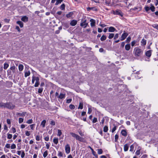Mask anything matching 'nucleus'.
<instances>
[{
	"label": "nucleus",
	"instance_id": "nucleus-21",
	"mask_svg": "<svg viewBox=\"0 0 158 158\" xmlns=\"http://www.w3.org/2000/svg\"><path fill=\"white\" fill-rule=\"evenodd\" d=\"M30 72L29 71H27L25 72V77H27L29 76L30 74Z\"/></svg>",
	"mask_w": 158,
	"mask_h": 158
},
{
	"label": "nucleus",
	"instance_id": "nucleus-16",
	"mask_svg": "<svg viewBox=\"0 0 158 158\" xmlns=\"http://www.w3.org/2000/svg\"><path fill=\"white\" fill-rule=\"evenodd\" d=\"M129 147V145L127 144H125L124 146V151L126 152L127 151Z\"/></svg>",
	"mask_w": 158,
	"mask_h": 158
},
{
	"label": "nucleus",
	"instance_id": "nucleus-49",
	"mask_svg": "<svg viewBox=\"0 0 158 158\" xmlns=\"http://www.w3.org/2000/svg\"><path fill=\"white\" fill-rule=\"evenodd\" d=\"M65 8V5L64 4H62L60 7V8L61 10H64Z\"/></svg>",
	"mask_w": 158,
	"mask_h": 158
},
{
	"label": "nucleus",
	"instance_id": "nucleus-26",
	"mask_svg": "<svg viewBox=\"0 0 158 158\" xmlns=\"http://www.w3.org/2000/svg\"><path fill=\"white\" fill-rule=\"evenodd\" d=\"M114 33H109L108 38L109 39H111L114 37Z\"/></svg>",
	"mask_w": 158,
	"mask_h": 158
},
{
	"label": "nucleus",
	"instance_id": "nucleus-36",
	"mask_svg": "<svg viewBox=\"0 0 158 158\" xmlns=\"http://www.w3.org/2000/svg\"><path fill=\"white\" fill-rule=\"evenodd\" d=\"M152 27L158 30V24H154L152 25Z\"/></svg>",
	"mask_w": 158,
	"mask_h": 158
},
{
	"label": "nucleus",
	"instance_id": "nucleus-56",
	"mask_svg": "<svg viewBox=\"0 0 158 158\" xmlns=\"http://www.w3.org/2000/svg\"><path fill=\"white\" fill-rule=\"evenodd\" d=\"M43 90V89L42 88H39L38 90V92L39 93L41 94L42 93Z\"/></svg>",
	"mask_w": 158,
	"mask_h": 158
},
{
	"label": "nucleus",
	"instance_id": "nucleus-39",
	"mask_svg": "<svg viewBox=\"0 0 158 158\" xmlns=\"http://www.w3.org/2000/svg\"><path fill=\"white\" fill-rule=\"evenodd\" d=\"M134 145L133 144L131 145L130 147V151L133 152L134 150Z\"/></svg>",
	"mask_w": 158,
	"mask_h": 158
},
{
	"label": "nucleus",
	"instance_id": "nucleus-64",
	"mask_svg": "<svg viewBox=\"0 0 158 158\" xmlns=\"http://www.w3.org/2000/svg\"><path fill=\"white\" fill-rule=\"evenodd\" d=\"M40 137L39 135H36V139L37 141H39L40 140Z\"/></svg>",
	"mask_w": 158,
	"mask_h": 158
},
{
	"label": "nucleus",
	"instance_id": "nucleus-28",
	"mask_svg": "<svg viewBox=\"0 0 158 158\" xmlns=\"http://www.w3.org/2000/svg\"><path fill=\"white\" fill-rule=\"evenodd\" d=\"M9 64L6 63H5L4 64V69H6L8 67Z\"/></svg>",
	"mask_w": 158,
	"mask_h": 158
},
{
	"label": "nucleus",
	"instance_id": "nucleus-42",
	"mask_svg": "<svg viewBox=\"0 0 158 158\" xmlns=\"http://www.w3.org/2000/svg\"><path fill=\"white\" fill-rule=\"evenodd\" d=\"M7 138L8 139H11L12 137V135L9 133L7 134Z\"/></svg>",
	"mask_w": 158,
	"mask_h": 158
},
{
	"label": "nucleus",
	"instance_id": "nucleus-46",
	"mask_svg": "<svg viewBox=\"0 0 158 158\" xmlns=\"http://www.w3.org/2000/svg\"><path fill=\"white\" fill-rule=\"evenodd\" d=\"M37 77L33 76L32 79V83L33 84L34 82L35 81L36 78Z\"/></svg>",
	"mask_w": 158,
	"mask_h": 158
},
{
	"label": "nucleus",
	"instance_id": "nucleus-17",
	"mask_svg": "<svg viewBox=\"0 0 158 158\" xmlns=\"http://www.w3.org/2000/svg\"><path fill=\"white\" fill-rule=\"evenodd\" d=\"M121 133L122 135L124 136H126L127 135V132L125 130H122Z\"/></svg>",
	"mask_w": 158,
	"mask_h": 158
},
{
	"label": "nucleus",
	"instance_id": "nucleus-54",
	"mask_svg": "<svg viewBox=\"0 0 158 158\" xmlns=\"http://www.w3.org/2000/svg\"><path fill=\"white\" fill-rule=\"evenodd\" d=\"M97 122V119L96 118H94L93 119L92 122L94 123Z\"/></svg>",
	"mask_w": 158,
	"mask_h": 158
},
{
	"label": "nucleus",
	"instance_id": "nucleus-15",
	"mask_svg": "<svg viewBox=\"0 0 158 158\" xmlns=\"http://www.w3.org/2000/svg\"><path fill=\"white\" fill-rule=\"evenodd\" d=\"M21 20L24 22H27L28 21V18L26 16H24L22 18Z\"/></svg>",
	"mask_w": 158,
	"mask_h": 158
},
{
	"label": "nucleus",
	"instance_id": "nucleus-1",
	"mask_svg": "<svg viewBox=\"0 0 158 158\" xmlns=\"http://www.w3.org/2000/svg\"><path fill=\"white\" fill-rule=\"evenodd\" d=\"M133 53L136 57H139L142 54L143 51L138 47H135L133 50Z\"/></svg>",
	"mask_w": 158,
	"mask_h": 158
},
{
	"label": "nucleus",
	"instance_id": "nucleus-53",
	"mask_svg": "<svg viewBox=\"0 0 158 158\" xmlns=\"http://www.w3.org/2000/svg\"><path fill=\"white\" fill-rule=\"evenodd\" d=\"M69 107L71 109H74L75 108V106L74 105L71 104L69 105Z\"/></svg>",
	"mask_w": 158,
	"mask_h": 158
},
{
	"label": "nucleus",
	"instance_id": "nucleus-50",
	"mask_svg": "<svg viewBox=\"0 0 158 158\" xmlns=\"http://www.w3.org/2000/svg\"><path fill=\"white\" fill-rule=\"evenodd\" d=\"M23 118H19V123H21L23 122Z\"/></svg>",
	"mask_w": 158,
	"mask_h": 158
},
{
	"label": "nucleus",
	"instance_id": "nucleus-12",
	"mask_svg": "<svg viewBox=\"0 0 158 158\" xmlns=\"http://www.w3.org/2000/svg\"><path fill=\"white\" fill-rule=\"evenodd\" d=\"M65 98V94H63L62 93H60L58 96V98H59L60 99H62L64 98Z\"/></svg>",
	"mask_w": 158,
	"mask_h": 158
},
{
	"label": "nucleus",
	"instance_id": "nucleus-47",
	"mask_svg": "<svg viewBox=\"0 0 158 158\" xmlns=\"http://www.w3.org/2000/svg\"><path fill=\"white\" fill-rule=\"evenodd\" d=\"M25 135L27 136H29L30 135V132L27 131H25Z\"/></svg>",
	"mask_w": 158,
	"mask_h": 158
},
{
	"label": "nucleus",
	"instance_id": "nucleus-32",
	"mask_svg": "<svg viewBox=\"0 0 158 158\" xmlns=\"http://www.w3.org/2000/svg\"><path fill=\"white\" fill-rule=\"evenodd\" d=\"M26 112H23L22 113H18V114L19 116H24L25 115Z\"/></svg>",
	"mask_w": 158,
	"mask_h": 158
},
{
	"label": "nucleus",
	"instance_id": "nucleus-25",
	"mask_svg": "<svg viewBox=\"0 0 158 158\" xmlns=\"http://www.w3.org/2000/svg\"><path fill=\"white\" fill-rule=\"evenodd\" d=\"M83 103L82 102H80L78 109H82L83 108Z\"/></svg>",
	"mask_w": 158,
	"mask_h": 158
},
{
	"label": "nucleus",
	"instance_id": "nucleus-14",
	"mask_svg": "<svg viewBox=\"0 0 158 158\" xmlns=\"http://www.w3.org/2000/svg\"><path fill=\"white\" fill-rule=\"evenodd\" d=\"M141 43L142 46H145L146 44V40L143 39L141 41Z\"/></svg>",
	"mask_w": 158,
	"mask_h": 158
},
{
	"label": "nucleus",
	"instance_id": "nucleus-4",
	"mask_svg": "<svg viewBox=\"0 0 158 158\" xmlns=\"http://www.w3.org/2000/svg\"><path fill=\"white\" fill-rule=\"evenodd\" d=\"M5 107L9 109H13L15 107V105L11 103H6Z\"/></svg>",
	"mask_w": 158,
	"mask_h": 158
},
{
	"label": "nucleus",
	"instance_id": "nucleus-62",
	"mask_svg": "<svg viewBox=\"0 0 158 158\" xmlns=\"http://www.w3.org/2000/svg\"><path fill=\"white\" fill-rule=\"evenodd\" d=\"M50 124L52 125H55V122L54 121L52 120L51 121Z\"/></svg>",
	"mask_w": 158,
	"mask_h": 158
},
{
	"label": "nucleus",
	"instance_id": "nucleus-29",
	"mask_svg": "<svg viewBox=\"0 0 158 158\" xmlns=\"http://www.w3.org/2000/svg\"><path fill=\"white\" fill-rule=\"evenodd\" d=\"M48 155V152L47 151H45L43 154V156L44 158H45Z\"/></svg>",
	"mask_w": 158,
	"mask_h": 158
},
{
	"label": "nucleus",
	"instance_id": "nucleus-37",
	"mask_svg": "<svg viewBox=\"0 0 158 158\" xmlns=\"http://www.w3.org/2000/svg\"><path fill=\"white\" fill-rule=\"evenodd\" d=\"M119 36V34L118 33H116L115 34V35L114 36V40L117 39Z\"/></svg>",
	"mask_w": 158,
	"mask_h": 158
},
{
	"label": "nucleus",
	"instance_id": "nucleus-51",
	"mask_svg": "<svg viewBox=\"0 0 158 158\" xmlns=\"http://www.w3.org/2000/svg\"><path fill=\"white\" fill-rule=\"evenodd\" d=\"M35 124H33L31 125L30 126L31 129L32 130H33L34 128V127L35 126Z\"/></svg>",
	"mask_w": 158,
	"mask_h": 158
},
{
	"label": "nucleus",
	"instance_id": "nucleus-38",
	"mask_svg": "<svg viewBox=\"0 0 158 158\" xmlns=\"http://www.w3.org/2000/svg\"><path fill=\"white\" fill-rule=\"evenodd\" d=\"M63 0H57L55 4L56 5H57L59 4Z\"/></svg>",
	"mask_w": 158,
	"mask_h": 158
},
{
	"label": "nucleus",
	"instance_id": "nucleus-59",
	"mask_svg": "<svg viewBox=\"0 0 158 158\" xmlns=\"http://www.w3.org/2000/svg\"><path fill=\"white\" fill-rule=\"evenodd\" d=\"M92 111V110L91 108H89L88 113L90 114Z\"/></svg>",
	"mask_w": 158,
	"mask_h": 158
},
{
	"label": "nucleus",
	"instance_id": "nucleus-61",
	"mask_svg": "<svg viewBox=\"0 0 158 158\" xmlns=\"http://www.w3.org/2000/svg\"><path fill=\"white\" fill-rule=\"evenodd\" d=\"M5 147L7 148H10V144L7 143Z\"/></svg>",
	"mask_w": 158,
	"mask_h": 158
},
{
	"label": "nucleus",
	"instance_id": "nucleus-35",
	"mask_svg": "<svg viewBox=\"0 0 158 158\" xmlns=\"http://www.w3.org/2000/svg\"><path fill=\"white\" fill-rule=\"evenodd\" d=\"M136 43H137V41L136 40H134V41H132L131 42V46L132 47L134 46Z\"/></svg>",
	"mask_w": 158,
	"mask_h": 158
},
{
	"label": "nucleus",
	"instance_id": "nucleus-44",
	"mask_svg": "<svg viewBox=\"0 0 158 158\" xmlns=\"http://www.w3.org/2000/svg\"><path fill=\"white\" fill-rule=\"evenodd\" d=\"M33 120L32 119H30L28 120L26 123L28 124H30L32 123Z\"/></svg>",
	"mask_w": 158,
	"mask_h": 158
},
{
	"label": "nucleus",
	"instance_id": "nucleus-22",
	"mask_svg": "<svg viewBox=\"0 0 158 158\" xmlns=\"http://www.w3.org/2000/svg\"><path fill=\"white\" fill-rule=\"evenodd\" d=\"M151 7H150V10L152 12H154L155 11V7L152 5H150Z\"/></svg>",
	"mask_w": 158,
	"mask_h": 158
},
{
	"label": "nucleus",
	"instance_id": "nucleus-7",
	"mask_svg": "<svg viewBox=\"0 0 158 158\" xmlns=\"http://www.w3.org/2000/svg\"><path fill=\"white\" fill-rule=\"evenodd\" d=\"M86 20H85L80 24V26L84 28H85L87 26L88 23H86Z\"/></svg>",
	"mask_w": 158,
	"mask_h": 158
},
{
	"label": "nucleus",
	"instance_id": "nucleus-30",
	"mask_svg": "<svg viewBox=\"0 0 158 158\" xmlns=\"http://www.w3.org/2000/svg\"><path fill=\"white\" fill-rule=\"evenodd\" d=\"M6 105V103H0V107H5Z\"/></svg>",
	"mask_w": 158,
	"mask_h": 158
},
{
	"label": "nucleus",
	"instance_id": "nucleus-10",
	"mask_svg": "<svg viewBox=\"0 0 158 158\" xmlns=\"http://www.w3.org/2000/svg\"><path fill=\"white\" fill-rule=\"evenodd\" d=\"M90 26L91 27H92L95 26V20L93 19H91L90 20Z\"/></svg>",
	"mask_w": 158,
	"mask_h": 158
},
{
	"label": "nucleus",
	"instance_id": "nucleus-6",
	"mask_svg": "<svg viewBox=\"0 0 158 158\" xmlns=\"http://www.w3.org/2000/svg\"><path fill=\"white\" fill-rule=\"evenodd\" d=\"M65 151L66 153L69 154L70 151V147L69 144H67L65 146Z\"/></svg>",
	"mask_w": 158,
	"mask_h": 158
},
{
	"label": "nucleus",
	"instance_id": "nucleus-5",
	"mask_svg": "<svg viewBox=\"0 0 158 158\" xmlns=\"http://www.w3.org/2000/svg\"><path fill=\"white\" fill-rule=\"evenodd\" d=\"M128 35V34L125 31H124L123 33L122 34L120 40L123 41L124 40L127 36Z\"/></svg>",
	"mask_w": 158,
	"mask_h": 158
},
{
	"label": "nucleus",
	"instance_id": "nucleus-58",
	"mask_svg": "<svg viewBox=\"0 0 158 158\" xmlns=\"http://www.w3.org/2000/svg\"><path fill=\"white\" fill-rule=\"evenodd\" d=\"M10 69L13 71V72H14L15 70V67L14 66H12L10 68Z\"/></svg>",
	"mask_w": 158,
	"mask_h": 158
},
{
	"label": "nucleus",
	"instance_id": "nucleus-63",
	"mask_svg": "<svg viewBox=\"0 0 158 158\" xmlns=\"http://www.w3.org/2000/svg\"><path fill=\"white\" fill-rule=\"evenodd\" d=\"M125 44V42H123L121 43V47L122 48H123Z\"/></svg>",
	"mask_w": 158,
	"mask_h": 158
},
{
	"label": "nucleus",
	"instance_id": "nucleus-3",
	"mask_svg": "<svg viewBox=\"0 0 158 158\" xmlns=\"http://www.w3.org/2000/svg\"><path fill=\"white\" fill-rule=\"evenodd\" d=\"M112 11L114 15H119L122 17L123 16V14L120 10H117L115 11L113 10Z\"/></svg>",
	"mask_w": 158,
	"mask_h": 158
},
{
	"label": "nucleus",
	"instance_id": "nucleus-20",
	"mask_svg": "<svg viewBox=\"0 0 158 158\" xmlns=\"http://www.w3.org/2000/svg\"><path fill=\"white\" fill-rule=\"evenodd\" d=\"M46 121L45 120H44L41 123V126H42L43 128L45 127V123H46Z\"/></svg>",
	"mask_w": 158,
	"mask_h": 158
},
{
	"label": "nucleus",
	"instance_id": "nucleus-52",
	"mask_svg": "<svg viewBox=\"0 0 158 158\" xmlns=\"http://www.w3.org/2000/svg\"><path fill=\"white\" fill-rule=\"evenodd\" d=\"M131 40V37L129 36L127 39V40H126V41L127 43H129L130 41Z\"/></svg>",
	"mask_w": 158,
	"mask_h": 158
},
{
	"label": "nucleus",
	"instance_id": "nucleus-55",
	"mask_svg": "<svg viewBox=\"0 0 158 158\" xmlns=\"http://www.w3.org/2000/svg\"><path fill=\"white\" fill-rule=\"evenodd\" d=\"M116 126H114V127L112 128L111 131L112 133H113L116 130Z\"/></svg>",
	"mask_w": 158,
	"mask_h": 158
},
{
	"label": "nucleus",
	"instance_id": "nucleus-57",
	"mask_svg": "<svg viewBox=\"0 0 158 158\" xmlns=\"http://www.w3.org/2000/svg\"><path fill=\"white\" fill-rule=\"evenodd\" d=\"M46 143V148L47 149H48L50 147V143Z\"/></svg>",
	"mask_w": 158,
	"mask_h": 158
},
{
	"label": "nucleus",
	"instance_id": "nucleus-23",
	"mask_svg": "<svg viewBox=\"0 0 158 158\" xmlns=\"http://www.w3.org/2000/svg\"><path fill=\"white\" fill-rule=\"evenodd\" d=\"M23 69V66L22 64H20L19 65V69L20 71H22Z\"/></svg>",
	"mask_w": 158,
	"mask_h": 158
},
{
	"label": "nucleus",
	"instance_id": "nucleus-41",
	"mask_svg": "<svg viewBox=\"0 0 158 158\" xmlns=\"http://www.w3.org/2000/svg\"><path fill=\"white\" fill-rule=\"evenodd\" d=\"M98 154H101L102 153V149H98Z\"/></svg>",
	"mask_w": 158,
	"mask_h": 158
},
{
	"label": "nucleus",
	"instance_id": "nucleus-27",
	"mask_svg": "<svg viewBox=\"0 0 158 158\" xmlns=\"http://www.w3.org/2000/svg\"><path fill=\"white\" fill-rule=\"evenodd\" d=\"M106 39V36L105 35H102L100 38L101 41H103Z\"/></svg>",
	"mask_w": 158,
	"mask_h": 158
},
{
	"label": "nucleus",
	"instance_id": "nucleus-48",
	"mask_svg": "<svg viewBox=\"0 0 158 158\" xmlns=\"http://www.w3.org/2000/svg\"><path fill=\"white\" fill-rule=\"evenodd\" d=\"M144 8L147 12H148L150 10V7L148 6H145Z\"/></svg>",
	"mask_w": 158,
	"mask_h": 158
},
{
	"label": "nucleus",
	"instance_id": "nucleus-31",
	"mask_svg": "<svg viewBox=\"0 0 158 158\" xmlns=\"http://www.w3.org/2000/svg\"><path fill=\"white\" fill-rule=\"evenodd\" d=\"M108 131V127L107 126H105L103 128V131L105 132H106Z\"/></svg>",
	"mask_w": 158,
	"mask_h": 158
},
{
	"label": "nucleus",
	"instance_id": "nucleus-34",
	"mask_svg": "<svg viewBox=\"0 0 158 158\" xmlns=\"http://www.w3.org/2000/svg\"><path fill=\"white\" fill-rule=\"evenodd\" d=\"M73 15V13L72 12H70L68 14L66 15V16L67 18H69L71 17L72 15Z\"/></svg>",
	"mask_w": 158,
	"mask_h": 158
},
{
	"label": "nucleus",
	"instance_id": "nucleus-40",
	"mask_svg": "<svg viewBox=\"0 0 158 158\" xmlns=\"http://www.w3.org/2000/svg\"><path fill=\"white\" fill-rule=\"evenodd\" d=\"M22 153L21 154V157L22 158H23L25 156V153L24 151H22Z\"/></svg>",
	"mask_w": 158,
	"mask_h": 158
},
{
	"label": "nucleus",
	"instance_id": "nucleus-19",
	"mask_svg": "<svg viewBox=\"0 0 158 158\" xmlns=\"http://www.w3.org/2000/svg\"><path fill=\"white\" fill-rule=\"evenodd\" d=\"M130 48L131 46L130 44H127L125 46V49L127 51H129Z\"/></svg>",
	"mask_w": 158,
	"mask_h": 158
},
{
	"label": "nucleus",
	"instance_id": "nucleus-9",
	"mask_svg": "<svg viewBox=\"0 0 158 158\" xmlns=\"http://www.w3.org/2000/svg\"><path fill=\"white\" fill-rule=\"evenodd\" d=\"M77 21L75 20H73L71 21L70 23V24L71 26H74L76 25L77 23Z\"/></svg>",
	"mask_w": 158,
	"mask_h": 158
},
{
	"label": "nucleus",
	"instance_id": "nucleus-24",
	"mask_svg": "<svg viewBox=\"0 0 158 158\" xmlns=\"http://www.w3.org/2000/svg\"><path fill=\"white\" fill-rule=\"evenodd\" d=\"M17 23L21 27H23V23L21 21H17Z\"/></svg>",
	"mask_w": 158,
	"mask_h": 158
},
{
	"label": "nucleus",
	"instance_id": "nucleus-2",
	"mask_svg": "<svg viewBox=\"0 0 158 158\" xmlns=\"http://www.w3.org/2000/svg\"><path fill=\"white\" fill-rule=\"evenodd\" d=\"M70 134L72 137L75 138L76 140L82 142L83 140L84 139L83 138L80 136L76 134L75 133L73 132H70Z\"/></svg>",
	"mask_w": 158,
	"mask_h": 158
},
{
	"label": "nucleus",
	"instance_id": "nucleus-43",
	"mask_svg": "<svg viewBox=\"0 0 158 158\" xmlns=\"http://www.w3.org/2000/svg\"><path fill=\"white\" fill-rule=\"evenodd\" d=\"M57 155L59 157H62L63 156V154L61 152L59 151Z\"/></svg>",
	"mask_w": 158,
	"mask_h": 158
},
{
	"label": "nucleus",
	"instance_id": "nucleus-11",
	"mask_svg": "<svg viewBox=\"0 0 158 158\" xmlns=\"http://www.w3.org/2000/svg\"><path fill=\"white\" fill-rule=\"evenodd\" d=\"M117 31L115 28L113 27H110L109 28L108 31L110 32H114Z\"/></svg>",
	"mask_w": 158,
	"mask_h": 158
},
{
	"label": "nucleus",
	"instance_id": "nucleus-13",
	"mask_svg": "<svg viewBox=\"0 0 158 158\" xmlns=\"http://www.w3.org/2000/svg\"><path fill=\"white\" fill-rule=\"evenodd\" d=\"M152 54V51L151 50L148 51L146 52L145 55L146 56L148 57H150Z\"/></svg>",
	"mask_w": 158,
	"mask_h": 158
},
{
	"label": "nucleus",
	"instance_id": "nucleus-60",
	"mask_svg": "<svg viewBox=\"0 0 158 158\" xmlns=\"http://www.w3.org/2000/svg\"><path fill=\"white\" fill-rule=\"evenodd\" d=\"M11 130L12 131L13 133H15L16 132V131L15 128L12 127L11 128Z\"/></svg>",
	"mask_w": 158,
	"mask_h": 158
},
{
	"label": "nucleus",
	"instance_id": "nucleus-33",
	"mask_svg": "<svg viewBox=\"0 0 158 158\" xmlns=\"http://www.w3.org/2000/svg\"><path fill=\"white\" fill-rule=\"evenodd\" d=\"M62 135V132L61 130L58 129V132H57V136H60Z\"/></svg>",
	"mask_w": 158,
	"mask_h": 158
},
{
	"label": "nucleus",
	"instance_id": "nucleus-18",
	"mask_svg": "<svg viewBox=\"0 0 158 158\" xmlns=\"http://www.w3.org/2000/svg\"><path fill=\"white\" fill-rule=\"evenodd\" d=\"M53 142L56 144H57L58 143V138L55 137L53 139Z\"/></svg>",
	"mask_w": 158,
	"mask_h": 158
},
{
	"label": "nucleus",
	"instance_id": "nucleus-45",
	"mask_svg": "<svg viewBox=\"0 0 158 158\" xmlns=\"http://www.w3.org/2000/svg\"><path fill=\"white\" fill-rule=\"evenodd\" d=\"M16 148V146L15 144L13 143L12 144L11 146V149H14L15 148Z\"/></svg>",
	"mask_w": 158,
	"mask_h": 158
},
{
	"label": "nucleus",
	"instance_id": "nucleus-8",
	"mask_svg": "<svg viewBox=\"0 0 158 158\" xmlns=\"http://www.w3.org/2000/svg\"><path fill=\"white\" fill-rule=\"evenodd\" d=\"M39 81H40V80H39V78L38 77H37V78H36V79L35 80V83L34 85V86L35 87H37L39 86V85L40 84Z\"/></svg>",
	"mask_w": 158,
	"mask_h": 158
}]
</instances>
